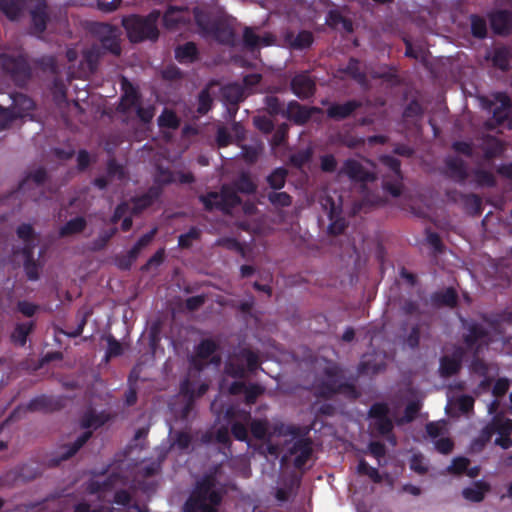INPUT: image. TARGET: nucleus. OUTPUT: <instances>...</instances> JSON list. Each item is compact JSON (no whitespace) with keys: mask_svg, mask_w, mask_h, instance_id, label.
I'll return each instance as SVG.
<instances>
[{"mask_svg":"<svg viewBox=\"0 0 512 512\" xmlns=\"http://www.w3.org/2000/svg\"><path fill=\"white\" fill-rule=\"evenodd\" d=\"M26 0H0V12L9 20L16 21L24 13Z\"/></svg>","mask_w":512,"mask_h":512,"instance_id":"c756f323","label":"nucleus"},{"mask_svg":"<svg viewBox=\"0 0 512 512\" xmlns=\"http://www.w3.org/2000/svg\"><path fill=\"white\" fill-rule=\"evenodd\" d=\"M503 152L502 143L495 137L487 136L483 145L484 159L490 161Z\"/></svg>","mask_w":512,"mask_h":512,"instance_id":"a19ab883","label":"nucleus"},{"mask_svg":"<svg viewBox=\"0 0 512 512\" xmlns=\"http://www.w3.org/2000/svg\"><path fill=\"white\" fill-rule=\"evenodd\" d=\"M265 392V388L257 383H250L244 391L245 403L253 405L256 403L259 396Z\"/></svg>","mask_w":512,"mask_h":512,"instance_id":"774afa93","label":"nucleus"},{"mask_svg":"<svg viewBox=\"0 0 512 512\" xmlns=\"http://www.w3.org/2000/svg\"><path fill=\"white\" fill-rule=\"evenodd\" d=\"M104 55L103 48L99 44H92L90 48L83 51L82 65L86 66L90 73H95Z\"/></svg>","mask_w":512,"mask_h":512,"instance_id":"c85d7f7f","label":"nucleus"},{"mask_svg":"<svg viewBox=\"0 0 512 512\" xmlns=\"http://www.w3.org/2000/svg\"><path fill=\"white\" fill-rule=\"evenodd\" d=\"M249 427L251 435L256 440H269L272 436L269 432V422L267 419H253Z\"/></svg>","mask_w":512,"mask_h":512,"instance_id":"ea45409f","label":"nucleus"},{"mask_svg":"<svg viewBox=\"0 0 512 512\" xmlns=\"http://www.w3.org/2000/svg\"><path fill=\"white\" fill-rule=\"evenodd\" d=\"M193 16L195 23L200 30L201 35L204 37H208V34L215 26L218 20L214 19L208 11L200 7L193 8Z\"/></svg>","mask_w":512,"mask_h":512,"instance_id":"bb28decb","label":"nucleus"},{"mask_svg":"<svg viewBox=\"0 0 512 512\" xmlns=\"http://www.w3.org/2000/svg\"><path fill=\"white\" fill-rule=\"evenodd\" d=\"M288 171L284 167L275 168L267 177L266 181L273 190H281L286 184Z\"/></svg>","mask_w":512,"mask_h":512,"instance_id":"37998d69","label":"nucleus"},{"mask_svg":"<svg viewBox=\"0 0 512 512\" xmlns=\"http://www.w3.org/2000/svg\"><path fill=\"white\" fill-rule=\"evenodd\" d=\"M420 409H421V404L418 401L409 402L404 409V415L401 418L396 420V424L398 426H401L406 423L412 422L416 418Z\"/></svg>","mask_w":512,"mask_h":512,"instance_id":"13d9d810","label":"nucleus"},{"mask_svg":"<svg viewBox=\"0 0 512 512\" xmlns=\"http://www.w3.org/2000/svg\"><path fill=\"white\" fill-rule=\"evenodd\" d=\"M87 226V221L82 216H77L75 218L67 221L59 230V234L61 237H67L71 235H76L85 230Z\"/></svg>","mask_w":512,"mask_h":512,"instance_id":"58836bf2","label":"nucleus"},{"mask_svg":"<svg viewBox=\"0 0 512 512\" xmlns=\"http://www.w3.org/2000/svg\"><path fill=\"white\" fill-rule=\"evenodd\" d=\"M162 191L159 187L152 186L147 192L142 195L135 196L131 199L133 204V212L141 213L145 209L149 208L154 204V202L160 197Z\"/></svg>","mask_w":512,"mask_h":512,"instance_id":"b1692460","label":"nucleus"},{"mask_svg":"<svg viewBox=\"0 0 512 512\" xmlns=\"http://www.w3.org/2000/svg\"><path fill=\"white\" fill-rule=\"evenodd\" d=\"M326 24L333 29H337L339 25L347 33L353 32V23L350 19L344 17L337 9H331L326 16Z\"/></svg>","mask_w":512,"mask_h":512,"instance_id":"e433bc0d","label":"nucleus"},{"mask_svg":"<svg viewBox=\"0 0 512 512\" xmlns=\"http://www.w3.org/2000/svg\"><path fill=\"white\" fill-rule=\"evenodd\" d=\"M218 82L211 80L198 94L197 112L200 115H206L213 107V98L210 94V88L217 85Z\"/></svg>","mask_w":512,"mask_h":512,"instance_id":"c9c22d12","label":"nucleus"},{"mask_svg":"<svg viewBox=\"0 0 512 512\" xmlns=\"http://www.w3.org/2000/svg\"><path fill=\"white\" fill-rule=\"evenodd\" d=\"M320 111L321 109L318 107H307L301 105L296 100H291L288 102L283 116L297 125H305L311 119L312 115Z\"/></svg>","mask_w":512,"mask_h":512,"instance_id":"4468645a","label":"nucleus"},{"mask_svg":"<svg viewBox=\"0 0 512 512\" xmlns=\"http://www.w3.org/2000/svg\"><path fill=\"white\" fill-rule=\"evenodd\" d=\"M47 180V170L38 167L26 174L18 185V192L37 202L44 196L43 186Z\"/></svg>","mask_w":512,"mask_h":512,"instance_id":"0eeeda50","label":"nucleus"},{"mask_svg":"<svg viewBox=\"0 0 512 512\" xmlns=\"http://www.w3.org/2000/svg\"><path fill=\"white\" fill-rule=\"evenodd\" d=\"M491 28L495 34L507 35L512 30V12L499 10L490 17Z\"/></svg>","mask_w":512,"mask_h":512,"instance_id":"4be33fe9","label":"nucleus"},{"mask_svg":"<svg viewBox=\"0 0 512 512\" xmlns=\"http://www.w3.org/2000/svg\"><path fill=\"white\" fill-rule=\"evenodd\" d=\"M207 212L217 209L225 214H229L232 209L239 206L242 202L237 191L228 184L222 185L220 192L211 191L198 197Z\"/></svg>","mask_w":512,"mask_h":512,"instance_id":"20e7f679","label":"nucleus"},{"mask_svg":"<svg viewBox=\"0 0 512 512\" xmlns=\"http://www.w3.org/2000/svg\"><path fill=\"white\" fill-rule=\"evenodd\" d=\"M492 64L502 71L510 68V52L506 47H497L493 51Z\"/></svg>","mask_w":512,"mask_h":512,"instance_id":"a18cd8bd","label":"nucleus"},{"mask_svg":"<svg viewBox=\"0 0 512 512\" xmlns=\"http://www.w3.org/2000/svg\"><path fill=\"white\" fill-rule=\"evenodd\" d=\"M35 321L17 323L11 333V341L20 347H24L27 343V337L34 331Z\"/></svg>","mask_w":512,"mask_h":512,"instance_id":"473e14b6","label":"nucleus"},{"mask_svg":"<svg viewBox=\"0 0 512 512\" xmlns=\"http://www.w3.org/2000/svg\"><path fill=\"white\" fill-rule=\"evenodd\" d=\"M225 419H227L228 421L237 419L236 422H242L245 425H250L251 421L253 420L250 411H247L245 409H238L234 406H229L226 409Z\"/></svg>","mask_w":512,"mask_h":512,"instance_id":"6e6d98bb","label":"nucleus"},{"mask_svg":"<svg viewBox=\"0 0 512 512\" xmlns=\"http://www.w3.org/2000/svg\"><path fill=\"white\" fill-rule=\"evenodd\" d=\"M471 34L477 39H484L487 36V22L477 14L470 15Z\"/></svg>","mask_w":512,"mask_h":512,"instance_id":"603ef678","label":"nucleus"},{"mask_svg":"<svg viewBox=\"0 0 512 512\" xmlns=\"http://www.w3.org/2000/svg\"><path fill=\"white\" fill-rule=\"evenodd\" d=\"M490 485L482 480L474 482L473 486L462 490V496L470 502L479 503L484 500L486 493L490 491Z\"/></svg>","mask_w":512,"mask_h":512,"instance_id":"7c9ffc66","label":"nucleus"},{"mask_svg":"<svg viewBox=\"0 0 512 512\" xmlns=\"http://www.w3.org/2000/svg\"><path fill=\"white\" fill-rule=\"evenodd\" d=\"M201 230L195 226H192L187 233L181 234L178 237V246L181 249H188L192 246V242L200 239Z\"/></svg>","mask_w":512,"mask_h":512,"instance_id":"69168bd1","label":"nucleus"},{"mask_svg":"<svg viewBox=\"0 0 512 512\" xmlns=\"http://www.w3.org/2000/svg\"><path fill=\"white\" fill-rule=\"evenodd\" d=\"M218 348L219 345L213 339H203L195 347V354L198 358H202L204 360H208L210 358L211 363L218 365L221 360L220 356L214 355Z\"/></svg>","mask_w":512,"mask_h":512,"instance_id":"a878e982","label":"nucleus"},{"mask_svg":"<svg viewBox=\"0 0 512 512\" xmlns=\"http://www.w3.org/2000/svg\"><path fill=\"white\" fill-rule=\"evenodd\" d=\"M232 187L238 192L243 194H254L256 192L257 186L251 179L248 173H242L240 176L233 182Z\"/></svg>","mask_w":512,"mask_h":512,"instance_id":"09e8293b","label":"nucleus"},{"mask_svg":"<svg viewBox=\"0 0 512 512\" xmlns=\"http://www.w3.org/2000/svg\"><path fill=\"white\" fill-rule=\"evenodd\" d=\"M341 71L350 76L358 83H363L366 81V75L363 71H361L360 62L356 58H350L346 67L343 68Z\"/></svg>","mask_w":512,"mask_h":512,"instance_id":"5fc2aeb1","label":"nucleus"},{"mask_svg":"<svg viewBox=\"0 0 512 512\" xmlns=\"http://www.w3.org/2000/svg\"><path fill=\"white\" fill-rule=\"evenodd\" d=\"M474 182L478 187L494 188L497 180L494 174L488 170L477 168L473 171Z\"/></svg>","mask_w":512,"mask_h":512,"instance_id":"49530a36","label":"nucleus"},{"mask_svg":"<svg viewBox=\"0 0 512 512\" xmlns=\"http://www.w3.org/2000/svg\"><path fill=\"white\" fill-rule=\"evenodd\" d=\"M208 37H212L217 42L224 45L232 46L235 42V33L233 29L219 20L208 34Z\"/></svg>","mask_w":512,"mask_h":512,"instance_id":"cd10ccee","label":"nucleus"},{"mask_svg":"<svg viewBox=\"0 0 512 512\" xmlns=\"http://www.w3.org/2000/svg\"><path fill=\"white\" fill-rule=\"evenodd\" d=\"M269 203L275 208H285L292 205L293 198L287 192H281L279 190L271 191L267 194Z\"/></svg>","mask_w":512,"mask_h":512,"instance_id":"3c124183","label":"nucleus"},{"mask_svg":"<svg viewBox=\"0 0 512 512\" xmlns=\"http://www.w3.org/2000/svg\"><path fill=\"white\" fill-rule=\"evenodd\" d=\"M33 63L36 67H38L43 72H49L51 74H56L58 70L57 60L52 55H43L41 57L35 58Z\"/></svg>","mask_w":512,"mask_h":512,"instance_id":"4d7b16f0","label":"nucleus"},{"mask_svg":"<svg viewBox=\"0 0 512 512\" xmlns=\"http://www.w3.org/2000/svg\"><path fill=\"white\" fill-rule=\"evenodd\" d=\"M158 126L161 128L177 129L180 126V119L177 114L170 109L165 108L158 117Z\"/></svg>","mask_w":512,"mask_h":512,"instance_id":"864d4df0","label":"nucleus"},{"mask_svg":"<svg viewBox=\"0 0 512 512\" xmlns=\"http://www.w3.org/2000/svg\"><path fill=\"white\" fill-rule=\"evenodd\" d=\"M119 28L115 25L104 23V22H95L92 25L91 32L92 34L99 40L104 39V37L115 33Z\"/></svg>","mask_w":512,"mask_h":512,"instance_id":"0e129e2a","label":"nucleus"},{"mask_svg":"<svg viewBox=\"0 0 512 512\" xmlns=\"http://www.w3.org/2000/svg\"><path fill=\"white\" fill-rule=\"evenodd\" d=\"M65 406L62 396L39 395L32 398L26 405L29 412L52 413L61 410Z\"/></svg>","mask_w":512,"mask_h":512,"instance_id":"9b49d317","label":"nucleus"},{"mask_svg":"<svg viewBox=\"0 0 512 512\" xmlns=\"http://www.w3.org/2000/svg\"><path fill=\"white\" fill-rule=\"evenodd\" d=\"M389 406L385 402H376L371 405L368 417L375 420L374 428L379 435L387 437L389 442L395 444L396 438L393 434L394 423L389 415Z\"/></svg>","mask_w":512,"mask_h":512,"instance_id":"1a4fd4ad","label":"nucleus"},{"mask_svg":"<svg viewBox=\"0 0 512 512\" xmlns=\"http://www.w3.org/2000/svg\"><path fill=\"white\" fill-rule=\"evenodd\" d=\"M313 151L311 148L300 150L289 157L290 164L298 169H301L312 159Z\"/></svg>","mask_w":512,"mask_h":512,"instance_id":"e2e57ef3","label":"nucleus"},{"mask_svg":"<svg viewBox=\"0 0 512 512\" xmlns=\"http://www.w3.org/2000/svg\"><path fill=\"white\" fill-rule=\"evenodd\" d=\"M216 486V470L205 473L196 481L183 505V512H218L224 492Z\"/></svg>","mask_w":512,"mask_h":512,"instance_id":"f257e3e1","label":"nucleus"},{"mask_svg":"<svg viewBox=\"0 0 512 512\" xmlns=\"http://www.w3.org/2000/svg\"><path fill=\"white\" fill-rule=\"evenodd\" d=\"M92 435L93 432L90 430L83 432L72 444L66 447V451L62 453L60 459L67 460L74 456L88 442Z\"/></svg>","mask_w":512,"mask_h":512,"instance_id":"79ce46f5","label":"nucleus"},{"mask_svg":"<svg viewBox=\"0 0 512 512\" xmlns=\"http://www.w3.org/2000/svg\"><path fill=\"white\" fill-rule=\"evenodd\" d=\"M403 175L395 176L393 175L391 178L385 177L382 182V188L385 192L390 194L393 197H399L402 194L403 190Z\"/></svg>","mask_w":512,"mask_h":512,"instance_id":"8fccbe9b","label":"nucleus"},{"mask_svg":"<svg viewBox=\"0 0 512 512\" xmlns=\"http://www.w3.org/2000/svg\"><path fill=\"white\" fill-rule=\"evenodd\" d=\"M160 17L161 12L154 9L145 16L138 14L124 16L121 24L126 30L127 37L131 43L156 42L160 35L158 29Z\"/></svg>","mask_w":512,"mask_h":512,"instance_id":"f03ea898","label":"nucleus"},{"mask_svg":"<svg viewBox=\"0 0 512 512\" xmlns=\"http://www.w3.org/2000/svg\"><path fill=\"white\" fill-rule=\"evenodd\" d=\"M0 65L5 74L18 87H24L32 78V67L25 54L11 55L2 53Z\"/></svg>","mask_w":512,"mask_h":512,"instance_id":"39448f33","label":"nucleus"},{"mask_svg":"<svg viewBox=\"0 0 512 512\" xmlns=\"http://www.w3.org/2000/svg\"><path fill=\"white\" fill-rule=\"evenodd\" d=\"M221 96L229 106H237L244 100V90L237 83H229L221 88Z\"/></svg>","mask_w":512,"mask_h":512,"instance_id":"2f4dec72","label":"nucleus"},{"mask_svg":"<svg viewBox=\"0 0 512 512\" xmlns=\"http://www.w3.org/2000/svg\"><path fill=\"white\" fill-rule=\"evenodd\" d=\"M198 48L194 42H186L175 49V58L179 63H193L198 59Z\"/></svg>","mask_w":512,"mask_h":512,"instance_id":"72a5a7b5","label":"nucleus"},{"mask_svg":"<svg viewBox=\"0 0 512 512\" xmlns=\"http://www.w3.org/2000/svg\"><path fill=\"white\" fill-rule=\"evenodd\" d=\"M463 328L466 332L463 334V342L465 346L472 350L478 351V343L485 340L489 336L488 330L476 321L462 320Z\"/></svg>","mask_w":512,"mask_h":512,"instance_id":"ddd939ff","label":"nucleus"},{"mask_svg":"<svg viewBox=\"0 0 512 512\" xmlns=\"http://www.w3.org/2000/svg\"><path fill=\"white\" fill-rule=\"evenodd\" d=\"M430 303L435 308H455L458 305V294L453 287H448L432 293Z\"/></svg>","mask_w":512,"mask_h":512,"instance_id":"412c9836","label":"nucleus"},{"mask_svg":"<svg viewBox=\"0 0 512 512\" xmlns=\"http://www.w3.org/2000/svg\"><path fill=\"white\" fill-rule=\"evenodd\" d=\"M30 17L31 24L29 33L39 39H42L50 20L46 0H36L34 8L30 11Z\"/></svg>","mask_w":512,"mask_h":512,"instance_id":"9d476101","label":"nucleus"},{"mask_svg":"<svg viewBox=\"0 0 512 512\" xmlns=\"http://www.w3.org/2000/svg\"><path fill=\"white\" fill-rule=\"evenodd\" d=\"M284 40L291 49L304 50L311 47L314 42V35L308 30H301L297 35L292 31H288L284 36Z\"/></svg>","mask_w":512,"mask_h":512,"instance_id":"5701e85b","label":"nucleus"},{"mask_svg":"<svg viewBox=\"0 0 512 512\" xmlns=\"http://www.w3.org/2000/svg\"><path fill=\"white\" fill-rule=\"evenodd\" d=\"M292 453L299 452V455L295 458V466L301 467L306 463L312 454L311 441L308 438L298 439L294 442Z\"/></svg>","mask_w":512,"mask_h":512,"instance_id":"f704fd0d","label":"nucleus"},{"mask_svg":"<svg viewBox=\"0 0 512 512\" xmlns=\"http://www.w3.org/2000/svg\"><path fill=\"white\" fill-rule=\"evenodd\" d=\"M111 419V415L106 411L96 412L93 409L87 410L81 420L80 426L83 429H98L105 425Z\"/></svg>","mask_w":512,"mask_h":512,"instance_id":"393cba45","label":"nucleus"},{"mask_svg":"<svg viewBox=\"0 0 512 512\" xmlns=\"http://www.w3.org/2000/svg\"><path fill=\"white\" fill-rule=\"evenodd\" d=\"M357 473L360 475L368 476L376 484L382 482V476L380 475L378 469L370 466L364 459L359 461L357 466Z\"/></svg>","mask_w":512,"mask_h":512,"instance_id":"680f3d73","label":"nucleus"},{"mask_svg":"<svg viewBox=\"0 0 512 512\" xmlns=\"http://www.w3.org/2000/svg\"><path fill=\"white\" fill-rule=\"evenodd\" d=\"M452 195L457 196L463 205L464 210L472 215V216H480L483 212V204L482 199L480 196L474 193H462L458 191H452L451 193H448V196L456 201L457 199L453 197Z\"/></svg>","mask_w":512,"mask_h":512,"instance_id":"aec40b11","label":"nucleus"},{"mask_svg":"<svg viewBox=\"0 0 512 512\" xmlns=\"http://www.w3.org/2000/svg\"><path fill=\"white\" fill-rule=\"evenodd\" d=\"M290 89L299 99L306 100L315 95L316 83L308 73L302 72L291 79Z\"/></svg>","mask_w":512,"mask_h":512,"instance_id":"2eb2a0df","label":"nucleus"},{"mask_svg":"<svg viewBox=\"0 0 512 512\" xmlns=\"http://www.w3.org/2000/svg\"><path fill=\"white\" fill-rule=\"evenodd\" d=\"M325 379L315 385V395L323 399H331L334 395L341 394L349 399H357L360 396L356 386L350 382H341L342 371L337 365L328 366L323 370Z\"/></svg>","mask_w":512,"mask_h":512,"instance_id":"7ed1b4c3","label":"nucleus"},{"mask_svg":"<svg viewBox=\"0 0 512 512\" xmlns=\"http://www.w3.org/2000/svg\"><path fill=\"white\" fill-rule=\"evenodd\" d=\"M180 392L182 395L188 398L187 403L184 405L181 412L182 417L187 418L191 410L193 409L195 399L194 388L192 387V383L189 381V379H185L184 381L181 382Z\"/></svg>","mask_w":512,"mask_h":512,"instance_id":"de8ad7c7","label":"nucleus"},{"mask_svg":"<svg viewBox=\"0 0 512 512\" xmlns=\"http://www.w3.org/2000/svg\"><path fill=\"white\" fill-rule=\"evenodd\" d=\"M117 231L118 230L116 227L101 231L98 237L93 240L92 249L94 251L103 250L108 245L110 240L115 236Z\"/></svg>","mask_w":512,"mask_h":512,"instance_id":"052dcab7","label":"nucleus"},{"mask_svg":"<svg viewBox=\"0 0 512 512\" xmlns=\"http://www.w3.org/2000/svg\"><path fill=\"white\" fill-rule=\"evenodd\" d=\"M156 233H157V229L153 228L149 232H147L144 235H142L137 240V242L132 246V248L127 252V254L129 255L130 259L136 261V259L138 258L141 250L143 248H145L146 246H148L152 242V240L154 239Z\"/></svg>","mask_w":512,"mask_h":512,"instance_id":"c03bdc74","label":"nucleus"},{"mask_svg":"<svg viewBox=\"0 0 512 512\" xmlns=\"http://www.w3.org/2000/svg\"><path fill=\"white\" fill-rule=\"evenodd\" d=\"M120 30H117L115 33L104 37L101 39L100 47L103 48V53H110L114 56H120L122 52L121 43H120Z\"/></svg>","mask_w":512,"mask_h":512,"instance_id":"4c0bfd02","label":"nucleus"},{"mask_svg":"<svg viewBox=\"0 0 512 512\" xmlns=\"http://www.w3.org/2000/svg\"><path fill=\"white\" fill-rule=\"evenodd\" d=\"M189 22L190 17L183 8L169 6L163 15V25L168 30H177Z\"/></svg>","mask_w":512,"mask_h":512,"instance_id":"6ab92c4d","label":"nucleus"},{"mask_svg":"<svg viewBox=\"0 0 512 512\" xmlns=\"http://www.w3.org/2000/svg\"><path fill=\"white\" fill-rule=\"evenodd\" d=\"M495 100L499 103V106L493 109L492 118L486 122V126L489 129H494L495 126L504 124L508 120L512 109L511 100L505 93H497Z\"/></svg>","mask_w":512,"mask_h":512,"instance_id":"f3484780","label":"nucleus"},{"mask_svg":"<svg viewBox=\"0 0 512 512\" xmlns=\"http://www.w3.org/2000/svg\"><path fill=\"white\" fill-rule=\"evenodd\" d=\"M338 175L346 176L352 183L360 184L362 188L377 180V174L374 170L367 169L360 161L354 158L344 160Z\"/></svg>","mask_w":512,"mask_h":512,"instance_id":"6e6552de","label":"nucleus"},{"mask_svg":"<svg viewBox=\"0 0 512 512\" xmlns=\"http://www.w3.org/2000/svg\"><path fill=\"white\" fill-rule=\"evenodd\" d=\"M444 164L445 176L460 184H463L467 180V165L463 159L455 156H448L445 158Z\"/></svg>","mask_w":512,"mask_h":512,"instance_id":"a211bd4d","label":"nucleus"},{"mask_svg":"<svg viewBox=\"0 0 512 512\" xmlns=\"http://www.w3.org/2000/svg\"><path fill=\"white\" fill-rule=\"evenodd\" d=\"M363 106L362 101L351 99L343 103L333 102L326 109V116L334 121H343L354 115Z\"/></svg>","mask_w":512,"mask_h":512,"instance_id":"dca6fc26","label":"nucleus"},{"mask_svg":"<svg viewBox=\"0 0 512 512\" xmlns=\"http://www.w3.org/2000/svg\"><path fill=\"white\" fill-rule=\"evenodd\" d=\"M465 351L462 347H456L451 355H443L439 359V375L442 378H450L458 374L462 368Z\"/></svg>","mask_w":512,"mask_h":512,"instance_id":"f8f14e48","label":"nucleus"},{"mask_svg":"<svg viewBox=\"0 0 512 512\" xmlns=\"http://www.w3.org/2000/svg\"><path fill=\"white\" fill-rule=\"evenodd\" d=\"M106 175L110 180L117 178L119 181H123L126 178V171L123 165L111 158L107 161Z\"/></svg>","mask_w":512,"mask_h":512,"instance_id":"bf43d9fd","label":"nucleus"},{"mask_svg":"<svg viewBox=\"0 0 512 512\" xmlns=\"http://www.w3.org/2000/svg\"><path fill=\"white\" fill-rule=\"evenodd\" d=\"M494 433L501 436H510L512 433V419L495 417L491 422Z\"/></svg>","mask_w":512,"mask_h":512,"instance_id":"338daca9","label":"nucleus"},{"mask_svg":"<svg viewBox=\"0 0 512 512\" xmlns=\"http://www.w3.org/2000/svg\"><path fill=\"white\" fill-rule=\"evenodd\" d=\"M260 367V359L257 352L250 348L243 347L234 352L227 361L226 373L237 379L246 377V372L255 373Z\"/></svg>","mask_w":512,"mask_h":512,"instance_id":"423d86ee","label":"nucleus"}]
</instances>
